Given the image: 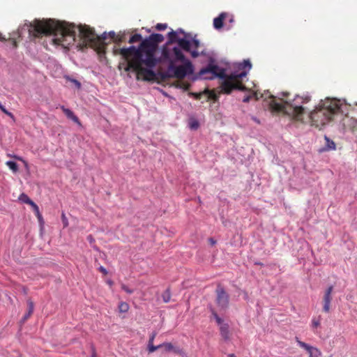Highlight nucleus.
Masks as SVG:
<instances>
[{
  "mask_svg": "<svg viewBox=\"0 0 357 357\" xmlns=\"http://www.w3.org/2000/svg\"><path fill=\"white\" fill-rule=\"evenodd\" d=\"M328 146L331 148V149H335V144L333 142H331V143L330 144V145H328Z\"/></svg>",
  "mask_w": 357,
  "mask_h": 357,
  "instance_id": "42",
  "label": "nucleus"
},
{
  "mask_svg": "<svg viewBox=\"0 0 357 357\" xmlns=\"http://www.w3.org/2000/svg\"><path fill=\"white\" fill-rule=\"evenodd\" d=\"M6 165L13 172H17L18 171V165L15 162L7 161Z\"/></svg>",
  "mask_w": 357,
  "mask_h": 357,
  "instance_id": "22",
  "label": "nucleus"
},
{
  "mask_svg": "<svg viewBox=\"0 0 357 357\" xmlns=\"http://www.w3.org/2000/svg\"><path fill=\"white\" fill-rule=\"evenodd\" d=\"M6 38L3 36V35L0 33V41H4Z\"/></svg>",
  "mask_w": 357,
  "mask_h": 357,
  "instance_id": "43",
  "label": "nucleus"
},
{
  "mask_svg": "<svg viewBox=\"0 0 357 357\" xmlns=\"http://www.w3.org/2000/svg\"><path fill=\"white\" fill-rule=\"evenodd\" d=\"M20 200H21L22 202L26 203L27 204H29L30 206H33L34 205V202L24 193H22L20 195L19 197Z\"/></svg>",
  "mask_w": 357,
  "mask_h": 357,
  "instance_id": "17",
  "label": "nucleus"
},
{
  "mask_svg": "<svg viewBox=\"0 0 357 357\" xmlns=\"http://www.w3.org/2000/svg\"><path fill=\"white\" fill-rule=\"evenodd\" d=\"M208 242L211 245H214L216 243V241L213 238H208Z\"/></svg>",
  "mask_w": 357,
  "mask_h": 357,
  "instance_id": "38",
  "label": "nucleus"
},
{
  "mask_svg": "<svg viewBox=\"0 0 357 357\" xmlns=\"http://www.w3.org/2000/svg\"><path fill=\"white\" fill-rule=\"evenodd\" d=\"M168 39L169 43H177L179 38H178L177 34L175 31H172L168 33Z\"/></svg>",
  "mask_w": 357,
  "mask_h": 357,
  "instance_id": "18",
  "label": "nucleus"
},
{
  "mask_svg": "<svg viewBox=\"0 0 357 357\" xmlns=\"http://www.w3.org/2000/svg\"><path fill=\"white\" fill-rule=\"evenodd\" d=\"M216 303L220 310H225L229 306V294L225 291L224 288L218 285L216 291Z\"/></svg>",
  "mask_w": 357,
  "mask_h": 357,
  "instance_id": "7",
  "label": "nucleus"
},
{
  "mask_svg": "<svg viewBox=\"0 0 357 357\" xmlns=\"http://www.w3.org/2000/svg\"><path fill=\"white\" fill-rule=\"evenodd\" d=\"M13 46L14 47H17V42L15 40H13Z\"/></svg>",
  "mask_w": 357,
  "mask_h": 357,
  "instance_id": "46",
  "label": "nucleus"
},
{
  "mask_svg": "<svg viewBox=\"0 0 357 357\" xmlns=\"http://www.w3.org/2000/svg\"><path fill=\"white\" fill-rule=\"evenodd\" d=\"M328 146L331 148V149H335V144L333 142H331V143L330 144V145H328Z\"/></svg>",
  "mask_w": 357,
  "mask_h": 357,
  "instance_id": "41",
  "label": "nucleus"
},
{
  "mask_svg": "<svg viewBox=\"0 0 357 357\" xmlns=\"http://www.w3.org/2000/svg\"><path fill=\"white\" fill-rule=\"evenodd\" d=\"M27 305H28L29 313H26L24 316L23 321L27 320L30 317V316L32 314V313L33 312L34 305H33V301L31 299H29L27 301Z\"/></svg>",
  "mask_w": 357,
  "mask_h": 357,
  "instance_id": "14",
  "label": "nucleus"
},
{
  "mask_svg": "<svg viewBox=\"0 0 357 357\" xmlns=\"http://www.w3.org/2000/svg\"><path fill=\"white\" fill-rule=\"evenodd\" d=\"M8 156H9V157H11V158H15V159H16V160H17L22 161V162H25V161H24V160L21 158V157H20V156H18V155H8Z\"/></svg>",
  "mask_w": 357,
  "mask_h": 357,
  "instance_id": "36",
  "label": "nucleus"
},
{
  "mask_svg": "<svg viewBox=\"0 0 357 357\" xmlns=\"http://www.w3.org/2000/svg\"><path fill=\"white\" fill-rule=\"evenodd\" d=\"M167 27V24H162V23H158L156 24L155 26V29L158 31H162V30H165L166 29Z\"/></svg>",
  "mask_w": 357,
  "mask_h": 357,
  "instance_id": "33",
  "label": "nucleus"
},
{
  "mask_svg": "<svg viewBox=\"0 0 357 357\" xmlns=\"http://www.w3.org/2000/svg\"><path fill=\"white\" fill-rule=\"evenodd\" d=\"M251 63L249 61H244L242 63L238 64V68L242 70L240 73L245 71L248 73V72L245 70V68H248V70L251 68Z\"/></svg>",
  "mask_w": 357,
  "mask_h": 357,
  "instance_id": "20",
  "label": "nucleus"
},
{
  "mask_svg": "<svg viewBox=\"0 0 357 357\" xmlns=\"http://www.w3.org/2000/svg\"><path fill=\"white\" fill-rule=\"evenodd\" d=\"M148 347H149V351L151 353L154 352L155 351H156L157 349L160 348V344L158 346H154L153 343L152 344L149 343Z\"/></svg>",
  "mask_w": 357,
  "mask_h": 357,
  "instance_id": "31",
  "label": "nucleus"
},
{
  "mask_svg": "<svg viewBox=\"0 0 357 357\" xmlns=\"http://www.w3.org/2000/svg\"><path fill=\"white\" fill-rule=\"evenodd\" d=\"M99 270H100V272H102L104 275L107 274V270H106L103 266H100V267L99 268Z\"/></svg>",
  "mask_w": 357,
  "mask_h": 357,
  "instance_id": "39",
  "label": "nucleus"
},
{
  "mask_svg": "<svg viewBox=\"0 0 357 357\" xmlns=\"http://www.w3.org/2000/svg\"><path fill=\"white\" fill-rule=\"evenodd\" d=\"M155 336H156V333H153L152 335H151L150 338H149V343L152 344L153 342V340H154Z\"/></svg>",
  "mask_w": 357,
  "mask_h": 357,
  "instance_id": "37",
  "label": "nucleus"
},
{
  "mask_svg": "<svg viewBox=\"0 0 357 357\" xmlns=\"http://www.w3.org/2000/svg\"><path fill=\"white\" fill-rule=\"evenodd\" d=\"M191 43V48H192L193 50H198V48L199 47V45H200V43L199 41V40L196 39V38H193L192 40V41H190Z\"/></svg>",
  "mask_w": 357,
  "mask_h": 357,
  "instance_id": "26",
  "label": "nucleus"
},
{
  "mask_svg": "<svg viewBox=\"0 0 357 357\" xmlns=\"http://www.w3.org/2000/svg\"><path fill=\"white\" fill-rule=\"evenodd\" d=\"M160 348H164L166 351H174L175 353L178 354L179 351L178 350L176 349L174 347V345L170 342H165L161 344H160Z\"/></svg>",
  "mask_w": 357,
  "mask_h": 357,
  "instance_id": "15",
  "label": "nucleus"
},
{
  "mask_svg": "<svg viewBox=\"0 0 357 357\" xmlns=\"http://www.w3.org/2000/svg\"><path fill=\"white\" fill-rule=\"evenodd\" d=\"M178 48L190 52L193 58L199 56V53L197 50H191V43L185 38H181L178 40Z\"/></svg>",
  "mask_w": 357,
  "mask_h": 357,
  "instance_id": "8",
  "label": "nucleus"
},
{
  "mask_svg": "<svg viewBox=\"0 0 357 357\" xmlns=\"http://www.w3.org/2000/svg\"><path fill=\"white\" fill-rule=\"evenodd\" d=\"M121 289L125 291L126 292H127L128 294H132L133 293V290L132 289H129L126 284H122L121 285Z\"/></svg>",
  "mask_w": 357,
  "mask_h": 357,
  "instance_id": "34",
  "label": "nucleus"
},
{
  "mask_svg": "<svg viewBox=\"0 0 357 357\" xmlns=\"http://www.w3.org/2000/svg\"><path fill=\"white\" fill-rule=\"evenodd\" d=\"M296 342L301 347L303 348L307 351L309 354V357H321V352L319 349L310 346L305 342L299 340L298 338H296Z\"/></svg>",
  "mask_w": 357,
  "mask_h": 357,
  "instance_id": "9",
  "label": "nucleus"
},
{
  "mask_svg": "<svg viewBox=\"0 0 357 357\" xmlns=\"http://www.w3.org/2000/svg\"><path fill=\"white\" fill-rule=\"evenodd\" d=\"M211 312L214 318L215 319L218 324H222V319L218 315L217 312L214 310H211Z\"/></svg>",
  "mask_w": 357,
  "mask_h": 357,
  "instance_id": "30",
  "label": "nucleus"
},
{
  "mask_svg": "<svg viewBox=\"0 0 357 357\" xmlns=\"http://www.w3.org/2000/svg\"><path fill=\"white\" fill-rule=\"evenodd\" d=\"M91 238H91V236H88V239H89V241H91Z\"/></svg>",
  "mask_w": 357,
  "mask_h": 357,
  "instance_id": "47",
  "label": "nucleus"
},
{
  "mask_svg": "<svg viewBox=\"0 0 357 357\" xmlns=\"http://www.w3.org/2000/svg\"><path fill=\"white\" fill-rule=\"evenodd\" d=\"M205 93H206V95H207L206 100H213L216 101L218 99V96L213 91L206 90Z\"/></svg>",
  "mask_w": 357,
  "mask_h": 357,
  "instance_id": "19",
  "label": "nucleus"
},
{
  "mask_svg": "<svg viewBox=\"0 0 357 357\" xmlns=\"http://www.w3.org/2000/svg\"><path fill=\"white\" fill-rule=\"evenodd\" d=\"M178 86L187 91L189 89L190 84L188 82L180 81L178 82Z\"/></svg>",
  "mask_w": 357,
  "mask_h": 357,
  "instance_id": "27",
  "label": "nucleus"
},
{
  "mask_svg": "<svg viewBox=\"0 0 357 357\" xmlns=\"http://www.w3.org/2000/svg\"><path fill=\"white\" fill-rule=\"evenodd\" d=\"M61 109L68 119H71L73 121L77 123L78 125H81V123L78 117L75 116V114L70 109L66 108L64 106H61Z\"/></svg>",
  "mask_w": 357,
  "mask_h": 357,
  "instance_id": "12",
  "label": "nucleus"
},
{
  "mask_svg": "<svg viewBox=\"0 0 357 357\" xmlns=\"http://www.w3.org/2000/svg\"><path fill=\"white\" fill-rule=\"evenodd\" d=\"M333 290V287L330 286L327 288L326 290L324 297H323V310L325 312H328L330 311V307H331V302L332 301V292Z\"/></svg>",
  "mask_w": 357,
  "mask_h": 357,
  "instance_id": "10",
  "label": "nucleus"
},
{
  "mask_svg": "<svg viewBox=\"0 0 357 357\" xmlns=\"http://www.w3.org/2000/svg\"><path fill=\"white\" fill-rule=\"evenodd\" d=\"M109 36L114 43H120L124 41L125 40V35L124 34H116L114 31H110L109 33Z\"/></svg>",
  "mask_w": 357,
  "mask_h": 357,
  "instance_id": "13",
  "label": "nucleus"
},
{
  "mask_svg": "<svg viewBox=\"0 0 357 357\" xmlns=\"http://www.w3.org/2000/svg\"><path fill=\"white\" fill-rule=\"evenodd\" d=\"M220 333L223 338L228 339L229 338V327L227 324H221L220 325Z\"/></svg>",
  "mask_w": 357,
  "mask_h": 357,
  "instance_id": "16",
  "label": "nucleus"
},
{
  "mask_svg": "<svg viewBox=\"0 0 357 357\" xmlns=\"http://www.w3.org/2000/svg\"><path fill=\"white\" fill-rule=\"evenodd\" d=\"M162 57L164 61L169 63L165 76L181 79L193 73L191 62L185 59L181 50L178 47H164L162 50Z\"/></svg>",
  "mask_w": 357,
  "mask_h": 357,
  "instance_id": "4",
  "label": "nucleus"
},
{
  "mask_svg": "<svg viewBox=\"0 0 357 357\" xmlns=\"http://www.w3.org/2000/svg\"><path fill=\"white\" fill-rule=\"evenodd\" d=\"M250 96H245V97H244L243 101L244 102H248L250 101Z\"/></svg>",
  "mask_w": 357,
  "mask_h": 357,
  "instance_id": "40",
  "label": "nucleus"
},
{
  "mask_svg": "<svg viewBox=\"0 0 357 357\" xmlns=\"http://www.w3.org/2000/svg\"><path fill=\"white\" fill-rule=\"evenodd\" d=\"M61 220L63 225V227H67L68 226V220L63 212L61 213Z\"/></svg>",
  "mask_w": 357,
  "mask_h": 357,
  "instance_id": "32",
  "label": "nucleus"
},
{
  "mask_svg": "<svg viewBox=\"0 0 357 357\" xmlns=\"http://www.w3.org/2000/svg\"><path fill=\"white\" fill-rule=\"evenodd\" d=\"M198 126H199V124H198L197 121H194L190 123L191 128L197 129L198 128Z\"/></svg>",
  "mask_w": 357,
  "mask_h": 357,
  "instance_id": "35",
  "label": "nucleus"
},
{
  "mask_svg": "<svg viewBox=\"0 0 357 357\" xmlns=\"http://www.w3.org/2000/svg\"><path fill=\"white\" fill-rule=\"evenodd\" d=\"M93 357H96V354H95V353H93Z\"/></svg>",
  "mask_w": 357,
  "mask_h": 357,
  "instance_id": "48",
  "label": "nucleus"
},
{
  "mask_svg": "<svg viewBox=\"0 0 357 357\" xmlns=\"http://www.w3.org/2000/svg\"><path fill=\"white\" fill-rule=\"evenodd\" d=\"M204 95H206L205 91L202 93H189V96L194 97L197 100H200Z\"/></svg>",
  "mask_w": 357,
  "mask_h": 357,
  "instance_id": "28",
  "label": "nucleus"
},
{
  "mask_svg": "<svg viewBox=\"0 0 357 357\" xmlns=\"http://www.w3.org/2000/svg\"><path fill=\"white\" fill-rule=\"evenodd\" d=\"M310 100L311 97L308 94L297 95L291 101H285L284 103H280L273 100L270 102L269 106L273 112L283 113L295 121H303L307 109L304 105Z\"/></svg>",
  "mask_w": 357,
  "mask_h": 357,
  "instance_id": "5",
  "label": "nucleus"
},
{
  "mask_svg": "<svg viewBox=\"0 0 357 357\" xmlns=\"http://www.w3.org/2000/svg\"><path fill=\"white\" fill-rule=\"evenodd\" d=\"M320 323H321V317L320 316H319L318 318H314L312 320V326L314 328H317L318 326H319Z\"/></svg>",
  "mask_w": 357,
  "mask_h": 357,
  "instance_id": "29",
  "label": "nucleus"
},
{
  "mask_svg": "<svg viewBox=\"0 0 357 357\" xmlns=\"http://www.w3.org/2000/svg\"><path fill=\"white\" fill-rule=\"evenodd\" d=\"M199 75L205 79H213L215 77L221 79L220 87L222 93L229 94L234 90L241 91L246 90V87L243 83V79L247 76V73L245 71L227 75L224 68L209 63L206 68L200 70Z\"/></svg>",
  "mask_w": 357,
  "mask_h": 357,
  "instance_id": "3",
  "label": "nucleus"
},
{
  "mask_svg": "<svg viewBox=\"0 0 357 357\" xmlns=\"http://www.w3.org/2000/svg\"><path fill=\"white\" fill-rule=\"evenodd\" d=\"M227 14L225 13H222L219 15L218 17H215L213 20V26L216 29H220L223 26V22L226 18Z\"/></svg>",
  "mask_w": 357,
  "mask_h": 357,
  "instance_id": "11",
  "label": "nucleus"
},
{
  "mask_svg": "<svg viewBox=\"0 0 357 357\" xmlns=\"http://www.w3.org/2000/svg\"><path fill=\"white\" fill-rule=\"evenodd\" d=\"M229 357H236L234 354H230L228 355Z\"/></svg>",
  "mask_w": 357,
  "mask_h": 357,
  "instance_id": "45",
  "label": "nucleus"
},
{
  "mask_svg": "<svg viewBox=\"0 0 357 357\" xmlns=\"http://www.w3.org/2000/svg\"><path fill=\"white\" fill-rule=\"evenodd\" d=\"M35 213H36V215L37 216L38 220L40 222H42L43 221V217H42V215L40 214V210H39V208L38 206L34 204V205L32 206Z\"/></svg>",
  "mask_w": 357,
  "mask_h": 357,
  "instance_id": "25",
  "label": "nucleus"
},
{
  "mask_svg": "<svg viewBox=\"0 0 357 357\" xmlns=\"http://www.w3.org/2000/svg\"><path fill=\"white\" fill-rule=\"evenodd\" d=\"M24 26L28 27L30 38L52 35L54 36L52 39L54 44L65 48L77 43L79 50L90 47L100 50L105 44L106 33L99 36L93 29L86 24L76 26L73 23L54 19H35L32 22H26Z\"/></svg>",
  "mask_w": 357,
  "mask_h": 357,
  "instance_id": "1",
  "label": "nucleus"
},
{
  "mask_svg": "<svg viewBox=\"0 0 357 357\" xmlns=\"http://www.w3.org/2000/svg\"><path fill=\"white\" fill-rule=\"evenodd\" d=\"M65 78L66 80L73 83L76 86L77 89H80L81 83L78 80L71 78L69 76H66Z\"/></svg>",
  "mask_w": 357,
  "mask_h": 357,
  "instance_id": "24",
  "label": "nucleus"
},
{
  "mask_svg": "<svg viewBox=\"0 0 357 357\" xmlns=\"http://www.w3.org/2000/svg\"><path fill=\"white\" fill-rule=\"evenodd\" d=\"M162 300L165 303H169L171 299V292L169 289H166L162 294Z\"/></svg>",
  "mask_w": 357,
  "mask_h": 357,
  "instance_id": "21",
  "label": "nucleus"
},
{
  "mask_svg": "<svg viewBox=\"0 0 357 357\" xmlns=\"http://www.w3.org/2000/svg\"><path fill=\"white\" fill-rule=\"evenodd\" d=\"M107 284L109 285V286H112L113 285V282L112 280H109L107 281Z\"/></svg>",
  "mask_w": 357,
  "mask_h": 357,
  "instance_id": "44",
  "label": "nucleus"
},
{
  "mask_svg": "<svg viewBox=\"0 0 357 357\" xmlns=\"http://www.w3.org/2000/svg\"><path fill=\"white\" fill-rule=\"evenodd\" d=\"M341 105L337 99L326 98L322 101L309 115L312 126L321 129L340 112Z\"/></svg>",
  "mask_w": 357,
  "mask_h": 357,
  "instance_id": "6",
  "label": "nucleus"
},
{
  "mask_svg": "<svg viewBox=\"0 0 357 357\" xmlns=\"http://www.w3.org/2000/svg\"><path fill=\"white\" fill-rule=\"evenodd\" d=\"M119 310L121 312H127L129 310V305L126 302H121L119 305Z\"/></svg>",
  "mask_w": 357,
  "mask_h": 357,
  "instance_id": "23",
  "label": "nucleus"
},
{
  "mask_svg": "<svg viewBox=\"0 0 357 357\" xmlns=\"http://www.w3.org/2000/svg\"><path fill=\"white\" fill-rule=\"evenodd\" d=\"M163 40L164 36L160 33H153L144 40L139 33L132 35L128 43L132 44L141 41L138 47L132 45L113 50L114 55L121 56L122 61L119 63V68L126 73L130 70L135 72L137 79L154 81L156 75L153 69L158 63L155 52L158 44Z\"/></svg>",
  "mask_w": 357,
  "mask_h": 357,
  "instance_id": "2",
  "label": "nucleus"
}]
</instances>
